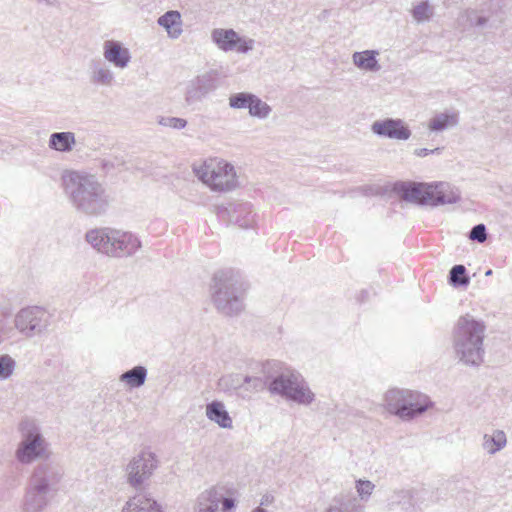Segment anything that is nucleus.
I'll return each instance as SVG.
<instances>
[{
  "instance_id": "7ed1b4c3",
  "label": "nucleus",
  "mask_w": 512,
  "mask_h": 512,
  "mask_svg": "<svg viewBox=\"0 0 512 512\" xmlns=\"http://www.w3.org/2000/svg\"><path fill=\"white\" fill-rule=\"evenodd\" d=\"M484 321L465 314L457 320L453 330V346L457 357L466 365L479 366L483 362Z\"/></svg>"
},
{
  "instance_id": "ea45409f",
  "label": "nucleus",
  "mask_w": 512,
  "mask_h": 512,
  "mask_svg": "<svg viewBox=\"0 0 512 512\" xmlns=\"http://www.w3.org/2000/svg\"><path fill=\"white\" fill-rule=\"evenodd\" d=\"M440 151H441V148H435V149H432V150H429V149H426V148H419V149H416L414 153L418 157H425V156L430 155V154L440 153Z\"/></svg>"
},
{
  "instance_id": "9b49d317",
  "label": "nucleus",
  "mask_w": 512,
  "mask_h": 512,
  "mask_svg": "<svg viewBox=\"0 0 512 512\" xmlns=\"http://www.w3.org/2000/svg\"><path fill=\"white\" fill-rule=\"evenodd\" d=\"M235 500L224 486H214L202 491L196 500L195 512H232Z\"/></svg>"
},
{
  "instance_id": "4468645a",
  "label": "nucleus",
  "mask_w": 512,
  "mask_h": 512,
  "mask_svg": "<svg viewBox=\"0 0 512 512\" xmlns=\"http://www.w3.org/2000/svg\"><path fill=\"white\" fill-rule=\"evenodd\" d=\"M211 39L216 46L225 52L236 50L247 53L253 49L254 40L240 37L233 29L215 28L211 32Z\"/></svg>"
},
{
  "instance_id": "f704fd0d",
  "label": "nucleus",
  "mask_w": 512,
  "mask_h": 512,
  "mask_svg": "<svg viewBox=\"0 0 512 512\" xmlns=\"http://www.w3.org/2000/svg\"><path fill=\"white\" fill-rule=\"evenodd\" d=\"M324 512H363L362 508L349 502H335Z\"/></svg>"
},
{
  "instance_id": "c756f323",
  "label": "nucleus",
  "mask_w": 512,
  "mask_h": 512,
  "mask_svg": "<svg viewBox=\"0 0 512 512\" xmlns=\"http://www.w3.org/2000/svg\"><path fill=\"white\" fill-rule=\"evenodd\" d=\"M411 14L418 24L428 22L434 15V7L429 1H422L412 8Z\"/></svg>"
},
{
  "instance_id": "9d476101",
  "label": "nucleus",
  "mask_w": 512,
  "mask_h": 512,
  "mask_svg": "<svg viewBox=\"0 0 512 512\" xmlns=\"http://www.w3.org/2000/svg\"><path fill=\"white\" fill-rule=\"evenodd\" d=\"M64 474L63 466L59 462L49 459L39 462L33 468L28 482L56 496Z\"/></svg>"
},
{
  "instance_id": "423d86ee",
  "label": "nucleus",
  "mask_w": 512,
  "mask_h": 512,
  "mask_svg": "<svg viewBox=\"0 0 512 512\" xmlns=\"http://www.w3.org/2000/svg\"><path fill=\"white\" fill-rule=\"evenodd\" d=\"M21 439L17 444L14 456L22 465L44 462L51 459L50 445L42 435L40 428L30 421L20 424Z\"/></svg>"
},
{
  "instance_id": "b1692460",
  "label": "nucleus",
  "mask_w": 512,
  "mask_h": 512,
  "mask_svg": "<svg viewBox=\"0 0 512 512\" xmlns=\"http://www.w3.org/2000/svg\"><path fill=\"white\" fill-rule=\"evenodd\" d=\"M122 512H163V510L155 500L137 495L126 503Z\"/></svg>"
},
{
  "instance_id": "7c9ffc66",
  "label": "nucleus",
  "mask_w": 512,
  "mask_h": 512,
  "mask_svg": "<svg viewBox=\"0 0 512 512\" xmlns=\"http://www.w3.org/2000/svg\"><path fill=\"white\" fill-rule=\"evenodd\" d=\"M470 283L464 265H454L449 272V284L455 288L466 287Z\"/></svg>"
},
{
  "instance_id": "6e6552de",
  "label": "nucleus",
  "mask_w": 512,
  "mask_h": 512,
  "mask_svg": "<svg viewBox=\"0 0 512 512\" xmlns=\"http://www.w3.org/2000/svg\"><path fill=\"white\" fill-rule=\"evenodd\" d=\"M212 299L219 312L232 316L243 309L242 298L233 276L224 271L213 277Z\"/></svg>"
},
{
  "instance_id": "393cba45",
  "label": "nucleus",
  "mask_w": 512,
  "mask_h": 512,
  "mask_svg": "<svg viewBox=\"0 0 512 512\" xmlns=\"http://www.w3.org/2000/svg\"><path fill=\"white\" fill-rule=\"evenodd\" d=\"M90 81L95 85L110 87L114 83V73L105 63L94 62L91 65Z\"/></svg>"
},
{
  "instance_id": "f3484780",
  "label": "nucleus",
  "mask_w": 512,
  "mask_h": 512,
  "mask_svg": "<svg viewBox=\"0 0 512 512\" xmlns=\"http://www.w3.org/2000/svg\"><path fill=\"white\" fill-rule=\"evenodd\" d=\"M54 497L55 495L28 482L23 497V512H42Z\"/></svg>"
},
{
  "instance_id": "cd10ccee",
  "label": "nucleus",
  "mask_w": 512,
  "mask_h": 512,
  "mask_svg": "<svg viewBox=\"0 0 512 512\" xmlns=\"http://www.w3.org/2000/svg\"><path fill=\"white\" fill-rule=\"evenodd\" d=\"M147 378V369L144 366H135L120 376V381L131 388H138L144 385Z\"/></svg>"
},
{
  "instance_id": "58836bf2",
  "label": "nucleus",
  "mask_w": 512,
  "mask_h": 512,
  "mask_svg": "<svg viewBox=\"0 0 512 512\" xmlns=\"http://www.w3.org/2000/svg\"><path fill=\"white\" fill-rule=\"evenodd\" d=\"M466 17L467 21L470 23V26H483L487 22L486 17L479 16L474 11H467Z\"/></svg>"
},
{
  "instance_id": "c85d7f7f",
  "label": "nucleus",
  "mask_w": 512,
  "mask_h": 512,
  "mask_svg": "<svg viewBox=\"0 0 512 512\" xmlns=\"http://www.w3.org/2000/svg\"><path fill=\"white\" fill-rule=\"evenodd\" d=\"M243 377L244 375L240 373L228 374L219 379L218 385L224 392H233L238 398Z\"/></svg>"
},
{
  "instance_id": "dca6fc26",
  "label": "nucleus",
  "mask_w": 512,
  "mask_h": 512,
  "mask_svg": "<svg viewBox=\"0 0 512 512\" xmlns=\"http://www.w3.org/2000/svg\"><path fill=\"white\" fill-rule=\"evenodd\" d=\"M371 130L374 134L389 139L407 140L411 131L401 119L386 118L373 122Z\"/></svg>"
},
{
  "instance_id": "e433bc0d",
  "label": "nucleus",
  "mask_w": 512,
  "mask_h": 512,
  "mask_svg": "<svg viewBox=\"0 0 512 512\" xmlns=\"http://www.w3.org/2000/svg\"><path fill=\"white\" fill-rule=\"evenodd\" d=\"M469 238L471 240L477 241L479 243H483L487 239L486 227L484 224L475 225L469 233Z\"/></svg>"
},
{
  "instance_id": "79ce46f5",
  "label": "nucleus",
  "mask_w": 512,
  "mask_h": 512,
  "mask_svg": "<svg viewBox=\"0 0 512 512\" xmlns=\"http://www.w3.org/2000/svg\"><path fill=\"white\" fill-rule=\"evenodd\" d=\"M252 512H268L267 510H265L264 508L262 507H256Z\"/></svg>"
},
{
  "instance_id": "aec40b11",
  "label": "nucleus",
  "mask_w": 512,
  "mask_h": 512,
  "mask_svg": "<svg viewBox=\"0 0 512 512\" xmlns=\"http://www.w3.org/2000/svg\"><path fill=\"white\" fill-rule=\"evenodd\" d=\"M206 417L224 429H231L233 421L223 402L213 400L206 405Z\"/></svg>"
},
{
  "instance_id": "a878e982",
  "label": "nucleus",
  "mask_w": 512,
  "mask_h": 512,
  "mask_svg": "<svg viewBox=\"0 0 512 512\" xmlns=\"http://www.w3.org/2000/svg\"><path fill=\"white\" fill-rule=\"evenodd\" d=\"M458 124V114L438 113L429 121L428 128L433 132H441Z\"/></svg>"
},
{
  "instance_id": "ddd939ff",
  "label": "nucleus",
  "mask_w": 512,
  "mask_h": 512,
  "mask_svg": "<svg viewBox=\"0 0 512 512\" xmlns=\"http://www.w3.org/2000/svg\"><path fill=\"white\" fill-rule=\"evenodd\" d=\"M15 327L26 337L41 334L48 327L44 309L33 306L21 309L15 316Z\"/></svg>"
},
{
  "instance_id": "f257e3e1",
  "label": "nucleus",
  "mask_w": 512,
  "mask_h": 512,
  "mask_svg": "<svg viewBox=\"0 0 512 512\" xmlns=\"http://www.w3.org/2000/svg\"><path fill=\"white\" fill-rule=\"evenodd\" d=\"M71 205L81 214L100 217L107 213L112 197L94 174L69 171L62 176Z\"/></svg>"
},
{
  "instance_id": "a19ab883",
  "label": "nucleus",
  "mask_w": 512,
  "mask_h": 512,
  "mask_svg": "<svg viewBox=\"0 0 512 512\" xmlns=\"http://www.w3.org/2000/svg\"><path fill=\"white\" fill-rule=\"evenodd\" d=\"M7 148V145L0 140V153H2Z\"/></svg>"
},
{
  "instance_id": "5701e85b",
  "label": "nucleus",
  "mask_w": 512,
  "mask_h": 512,
  "mask_svg": "<svg viewBox=\"0 0 512 512\" xmlns=\"http://www.w3.org/2000/svg\"><path fill=\"white\" fill-rule=\"evenodd\" d=\"M76 144L75 134L73 132H54L48 140V147L52 150L62 153H68L73 150Z\"/></svg>"
},
{
  "instance_id": "2eb2a0df",
  "label": "nucleus",
  "mask_w": 512,
  "mask_h": 512,
  "mask_svg": "<svg viewBox=\"0 0 512 512\" xmlns=\"http://www.w3.org/2000/svg\"><path fill=\"white\" fill-rule=\"evenodd\" d=\"M216 88V73L214 71L205 72L189 82L185 93V101L188 105H192L201 101Z\"/></svg>"
},
{
  "instance_id": "412c9836",
  "label": "nucleus",
  "mask_w": 512,
  "mask_h": 512,
  "mask_svg": "<svg viewBox=\"0 0 512 512\" xmlns=\"http://www.w3.org/2000/svg\"><path fill=\"white\" fill-rule=\"evenodd\" d=\"M157 23L166 30L172 39L179 38L183 32L181 14L176 10L167 11L158 18Z\"/></svg>"
},
{
  "instance_id": "f03ea898",
  "label": "nucleus",
  "mask_w": 512,
  "mask_h": 512,
  "mask_svg": "<svg viewBox=\"0 0 512 512\" xmlns=\"http://www.w3.org/2000/svg\"><path fill=\"white\" fill-rule=\"evenodd\" d=\"M241 383L238 398L242 400H250L254 394L263 391L266 387L271 394L281 395L301 405L311 404L315 397L303 377L294 371L282 372L269 383L259 376L244 375Z\"/></svg>"
},
{
  "instance_id": "72a5a7b5",
  "label": "nucleus",
  "mask_w": 512,
  "mask_h": 512,
  "mask_svg": "<svg viewBox=\"0 0 512 512\" xmlns=\"http://www.w3.org/2000/svg\"><path fill=\"white\" fill-rule=\"evenodd\" d=\"M15 360L7 355L0 356V380L8 379L14 372L15 369Z\"/></svg>"
},
{
  "instance_id": "1a4fd4ad",
  "label": "nucleus",
  "mask_w": 512,
  "mask_h": 512,
  "mask_svg": "<svg viewBox=\"0 0 512 512\" xmlns=\"http://www.w3.org/2000/svg\"><path fill=\"white\" fill-rule=\"evenodd\" d=\"M194 170L197 177L214 191H231L238 187L235 168L225 160L211 158Z\"/></svg>"
},
{
  "instance_id": "f8f14e48",
  "label": "nucleus",
  "mask_w": 512,
  "mask_h": 512,
  "mask_svg": "<svg viewBox=\"0 0 512 512\" xmlns=\"http://www.w3.org/2000/svg\"><path fill=\"white\" fill-rule=\"evenodd\" d=\"M157 468V459L154 453L142 451L134 456L126 467L127 483L135 488H140L148 480Z\"/></svg>"
},
{
  "instance_id": "2f4dec72",
  "label": "nucleus",
  "mask_w": 512,
  "mask_h": 512,
  "mask_svg": "<svg viewBox=\"0 0 512 512\" xmlns=\"http://www.w3.org/2000/svg\"><path fill=\"white\" fill-rule=\"evenodd\" d=\"M271 111V107L266 102L262 101L258 96L253 94V100H251V105L249 108L250 116L259 119H266L270 115Z\"/></svg>"
},
{
  "instance_id": "20e7f679",
  "label": "nucleus",
  "mask_w": 512,
  "mask_h": 512,
  "mask_svg": "<svg viewBox=\"0 0 512 512\" xmlns=\"http://www.w3.org/2000/svg\"><path fill=\"white\" fill-rule=\"evenodd\" d=\"M85 239L97 252L114 258L132 256L141 248L137 236L111 227L91 229Z\"/></svg>"
},
{
  "instance_id": "473e14b6",
  "label": "nucleus",
  "mask_w": 512,
  "mask_h": 512,
  "mask_svg": "<svg viewBox=\"0 0 512 512\" xmlns=\"http://www.w3.org/2000/svg\"><path fill=\"white\" fill-rule=\"evenodd\" d=\"M253 100V94L249 92H239L229 97V106L234 109H248Z\"/></svg>"
},
{
  "instance_id": "6ab92c4d",
  "label": "nucleus",
  "mask_w": 512,
  "mask_h": 512,
  "mask_svg": "<svg viewBox=\"0 0 512 512\" xmlns=\"http://www.w3.org/2000/svg\"><path fill=\"white\" fill-rule=\"evenodd\" d=\"M104 59L114 67L125 69L131 61V54L128 48L115 40H106L103 44Z\"/></svg>"
},
{
  "instance_id": "37998d69",
  "label": "nucleus",
  "mask_w": 512,
  "mask_h": 512,
  "mask_svg": "<svg viewBox=\"0 0 512 512\" xmlns=\"http://www.w3.org/2000/svg\"><path fill=\"white\" fill-rule=\"evenodd\" d=\"M492 275V270L489 269L485 272V276H491Z\"/></svg>"
},
{
  "instance_id": "bb28decb",
  "label": "nucleus",
  "mask_w": 512,
  "mask_h": 512,
  "mask_svg": "<svg viewBox=\"0 0 512 512\" xmlns=\"http://www.w3.org/2000/svg\"><path fill=\"white\" fill-rule=\"evenodd\" d=\"M506 434L502 430H495L493 434H484L482 447L490 455H493L506 446Z\"/></svg>"
},
{
  "instance_id": "39448f33",
  "label": "nucleus",
  "mask_w": 512,
  "mask_h": 512,
  "mask_svg": "<svg viewBox=\"0 0 512 512\" xmlns=\"http://www.w3.org/2000/svg\"><path fill=\"white\" fill-rule=\"evenodd\" d=\"M395 190L405 201L430 206L453 204L461 198L459 190L445 182H402L395 186Z\"/></svg>"
},
{
  "instance_id": "0eeeda50",
  "label": "nucleus",
  "mask_w": 512,
  "mask_h": 512,
  "mask_svg": "<svg viewBox=\"0 0 512 512\" xmlns=\"http://www.w3.org/2000/svg\"><path fill=\"white\" fill-rule=\"evenodd\" d=\"M386 409L404 420L424 413L431 402L429 398L419 392L404 389H390L385 393Z\"/></svg>"
},
{
  "instance_id": "4c0bfd02",
  "label": "nucleus",
  "mask_w": 512,
  "mask_h": 512,
  "mask_svg": "<svg viewBox=\"0 0 512 512\" xmlns=\"http://www.w3.org/2000/svg\"><path fill=\"white\" fill-rule=\"evenodd\" d=\"M374 487L375 485L369 480H359L357 482V492L361 498L370 496Z\"/></svg>"
},
{
  "instance_id": "4be33fe9",
  "label": "nucleus",
  "mask_w": 512,
  "mask_h": 512,
  "mask_svg": "<svg viewBox=\"0 0 512 512\" xmlns=\"http://www.w3.org/2000/svg\"><path fill=\"white\" fill-rule=\"evenodd\" d=\"M379 52L377 50H364L361 52H354L352 54L353 64L360 70L369 72H378L381 66L377 60Z\"/></svg>"
},
{
  "instance_id": "c9c22d12",
  "label": "nucleus",
  "mask_w": 512,
  "mask_h": 512,
  "mask_svg": "<svg viewBox=\"0 0 512 512\" xmlns=\"http://www.w3.org/2000/svg\"><path fill=\"white\" fill-rule=\"evenodd\" d=\"M159 124L174 129H183L187 125V121L178 117H162Z\"/></svg>"
},
{
  "instance_id": "a211bd4d",
  "label": "nucleus",
  "mask_w": 512,
  "mask_h": 512,
  "mask_svg": "<svg viewBox=\"0 0 512 512\" xmlns=\"http://www.w3.org/2000/svg\"><path fill=\"white\" fill-rule=\"evenodd\" d=\"M219 215L244 229L253 227L255 223V214L249 203L229 204L228 207L220 208Z\"/></svg>"
}]
</instances>
